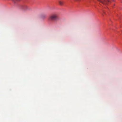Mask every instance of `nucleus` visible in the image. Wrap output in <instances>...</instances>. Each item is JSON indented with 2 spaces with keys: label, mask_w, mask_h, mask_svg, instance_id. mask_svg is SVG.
Returning a JSON list of instances; mask_svg holds the SVG:
<instances>
[{
  "label": "nucleus",
  "mask_w": 122,
  "mask_h": 122,
  "mask_svg": "<svg viewBox=\"0 0 122 122\" xmlns=\"http://www.w3.org/2000/svg\"><path fill=\"white\" fill-rule=\"evenodd\" d=\"M75 1H78V0H75Z\"/></svg>",
  "instance_id": "nucleus-5"
},
{
  "label": "nucleus",
  "mask_w": 122,
  "mask_h": 122,
  "mask_svg": "<svg viewBox=\"0 0 122 122\" xmlns=\"http://www.w3.org/2000/svg\"><path fill=\"white\" fill-rule=\"evenodd\" d=\"M45 17V16H44V17Z\"/></svg>",
  "instance_id": "nucleus-6"
},
{
  "label": "nucleus",
  "mask_w": 122,
  "mask_h": 122,
  "mask_svg": "<svg viewBox=\"0 0 122 122\" xmlns=\"http://www.w3.org/2000/svg\"><path fill=\"white\" fill-rule=\"evenodd\" d=\"M28 7L27 6H24V9L25 10H26L27 9H28Z\"/></svg>",
  "instance_id": "nucleus-3"
},
{
  "label": "nucleus",
  "mask_w": 122,
  "mask_h": 122,
  "mask_svg": "<svg viewBox=\"0 0 122 122\" xmlns=\"http://www.w3.org/2000/svg\"><path fill=\"white\" fill-rule=\"evenodd\" d=\"M49 18L51 20H55L58 19V15L56 14H53L51 15Z\"/></svg>",
  "instance_id": "nucleus-1"
},
{
  "label": "nucleus",
  "mask_w": 122,
  "mask_h": 122,
  "mask_svg": "<svg viewBox=\"0 0 122 122\" xmlns=\"http://www.w3.org/2000/svg\"><path fill=\"white\" fill-rule=\"evenodd\" d=\"M13 1L15 2V3L16 2L19 1V0H12Z\"/></svg>",
  "instance_id": "nucleus-4"
},
{
  "label": "nucleus",
  "mask_w": 122,
  "mask_h": 122,
  "mask_svg": "<svg viewBox=\"0 0 122 122\" xmlns=\"http://www.w3.org/2000/svg\"><path fill=\"white\" fill-rule=\"evenodd\" d=\"M58 2L59 4L61 5H63L64 3V2L61 1H59Z\"/></svg>",
  "instance_id": "nucleus-2"
}]
</instances>
